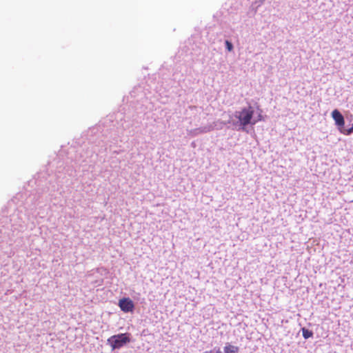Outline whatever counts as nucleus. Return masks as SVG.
Returning a JSON list of instances; mask_svg holds the SVG:
<instances>
[{"mask_svg":"<svg viewBox=\"0 0 353 353\" xmlns=\"http://www.w3.org/2000/svg\"><path fill=\"white\" fill-rule=\"evenodd\" d=\"M254 113L253 107L249 105L230 115L228 123L231 124L233 128L238 131H245L247 125H255L257 122L256 120H252Z\"/></svg>","mask_w":353,"mask_h":353,"instance_id":"obj_1","label":"nucleus"},{"mask_svg":"<svg viewBox=\"0 0 353 353\" xmlns=\"http://www.w3.org/2000/svg\"><path fill=\"white\" fill-rule=\"evenodd\" d=\"M303 336L305 339H307L310 337H312L313 336V332L311 330H309L308 329L305 327H303L301 329Z\"/></svg>","mask_w":353,"mask_h":353,"instance_id":"obj_7","label":"nucleus"},{"mask_svg":"<svg viewBox=\"0 0 353 353\" xmlns=\"http://www.w3.org/2000/svg\"><path fill=\"white\" fill-rule=\"evenodd\" d=\"M351 128H352V129H353V124H352V126Z\"/></svg>","mask_w":353,"mask_h":353,"instance_id":"obj_12","label":"nucleus"},{"mask_svg":"<svg viewBox=\"0 0 353 353\" xmlns=\"http://www.w3.org/2000/svg\"><path fill=\"white\" fill-rule=\"evenodd\" d=\"M225 44L226 49L229 52H231L233 50L234 46H233V44L230 41H229L228 40H226L225 42Z\"/></svg>","mask_w":353,"mask_h":353,"instance_id":"obj_9","label":"nucleus"},{"mask_svg":"<svg viewBox=\"0 0 353 353\" xmlns=\"http://www.w3.org/2000/svg\"><path fill=\"white\" fill-rule=\"evenodd\" d=\"M239 350V347L230 345L228 343L224 347V353H238Z\"/></svg>","mask_w":353,"mask_h":353,"instance_id":"obj_6","label":"nucleus"},{"mask_svg":"<svg viewBox=\"0 0 353 353\" xmlns=\"http://www.w3.org/2000/svg\"><path fill=\"white\" fill-rule=\"evenodd\" d=\"M263 1H264V0H261V3H263Z\"/></svg>","mask_w":353,"mask_h":353,"instance_id":"obj_11","label":"nucleus"},{"mask_svg":"<svg viewBox=\"0 0 353 353\" xmlns=\"http://www.w3.org/2000/svg\"><path fill=\"white\" fill-rule=\"evenodd\" d=\"M340 132L344 134L349 135V134L353 133V129H352V128H350L348 129H345L343 127V128H340Z\"/></svg>","mask_w":353,"mask_h":353,"instance_id":"obj_8","label":"nucleus"},{"mask_svg":"<svg viewBox=\"0 0 353 353\" xmlns=\"http://www.w3.org/2000/svg\"><path fill=\"white\" fill-rule=\"evenodd\" d=\"M332 117L334 120L336 125L339 126V129L343 128L345 124V120L342 114L336 109L332 111Z\"/></svg>","mask_w":353,"mask_h":353,"instance_id":"obj_4","label":"nucleus"},{"mask_svg":"<svg viewBox=\"0 0 353 353\" xmlns=\"http://www.w3.org/2000/svg\"><path fill=\"white\" fill-rule=\"evenodd\" d=\"M212 351H214V353H223L219 348H218L217 350L214 349Z\"/></svg>","mask_w":353,"mask_h":353,"instance_id":"obj_10","label":"nucleus"},{"mask_svg":"<svg viewBox=\"0 0 353 353\" xmlns=\"http://www.w3.org/2000/svg\"><path fill=\"white\" fill-rule=\"evenodd\" d=\"M130 334L129 333L113 335L108 339L107 342L112 347V350L120 349L130 342Z\"/></svg>","mask_w":353,"mask_h":353,"instance_id":"obj_2","label":"nucleus"},{"mask_svg":"<svg viewBox=\"0 0 353 353\" xmlns=\"http://www.w3.org/2000/svg\"><path fill=\"white\" fill-rule=\"evenodd\" d=\"M119 305L124 312H129L134 309V303L129 298H123L119 301Z\"/></svg>","mask_w":353,"mask_h":353,"instance_id":"obj_3","label":"nucleus"},{"mask_svg":"<svg viewBox=\"0 0 353 353\" xmlns=\"http://www.w3.org/2000/svg\"><path fill=\"white\" fill-rule=\"evenodd\" d=\"M213 129H214V126L212 125H205V126L200 127V128H195V129L190 130V134L195 137L200 134L209 132L213 130Z\"/></svg>","mask_w":353,"mask_h":353,"instance_id":"obj_5","label":"nucleus"}]
</instances>
